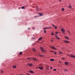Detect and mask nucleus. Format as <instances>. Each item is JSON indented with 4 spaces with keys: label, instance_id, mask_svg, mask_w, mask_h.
I'll list each match as a JSON object with an SVG mask.
<instances>
[{
    "label": "nucleus",
    "instance_id": "nucleus-28",
    "mask_svg": "<svg viewBox=\"0 0 75 75\" xmlns=\"http://www.w3.org/2000/svg\"><path fill=\"white\" fill-rule=\"evenodd\" d=\"M44 32L45 33H46V30H44Z\"/></svg>",
    "mask_w": 75,
    "mask_h": 75
},
{
    "label": "nucleus",
    "instance_id": "nucleus-10",
    "mask_svg": "<svg viewBox=\"0 0 75 75\" xmlns=\"http://www.w3.org/2000/svg\"><path fill=\"white\" fill-rule=\"evenodd\" d=\"M32 59H33V60H34V61H37V59L35 58H33Z\"/></svg>",
    "mask_w": 75,
    "mask_h": 75
},
{
    "label": "nucleus",
    "instance_id": "nucleus-39",
    "mask_svg": "<svg viewBox=\"0 0 75 75\" xmlns=\"http://www.w3.org/2000/svg\"><path fill=\"white\" fill-rule=\"evenodd\" d=\"M59 63H60V64H61V62H59Z\"/></svg>",
    "mask_w": 75,
    "mask_h": 75
},
{
    "label": "nucleus",
    "instance_id": "nucleus-30",
    "mask_svg": "<svg viewBox=\"0 0 75 75\" xmlns=\"http://www.w3.org/2000/svg\"><path fill=\"white\" fill-rule=\"evenodd\" d=\"M51 35H54V34L53 33H52L51 34Z\"/></svg>",
    "mask_w": 75,
    "mask_h": 75
},
{
    "label": "nucleus",
    "instance_id": "nucleus-7",
    "mask_svg": "<svg viewBox=\"0 0 75 75\" xmlns=\"http://www.w3.org/2000/svg\"><path fill=\"white\" fill-rule=\"evenodd\" d=\"M48 28H51V27H46L43 28L44 30H45L46 29H48Z\"/></svg>",
    "mask_w": 75,
    "mask_h": 75
},
{
    "label": "nucleus",
    "instance_id": "nucleus-6",
    "mask_svg": "<svg viewBox=\"0 0 75 75\" xmlns=\"http://www.w3.org/2000/svg\"><path fill=\"white\" fill-rule=\"evenodd\" d=\"M52 48V49H53V50H57V49L56 48L54 47V46H52L51 47Z\"/></svg>",
    "mask_w": 75,
    "mask_h": 75
},
{
    "label": "nucleus",
    "instance_id": "nucleus-21",
    "mask_svg": "<svg viewBox=\"0 0 75 75\" xmlns=\"http://www.w3.org/2000/svg\"><path fill=\"white\" fill-rule=\"evenodd\" d=\"M39 56L41 57H44V55H40Z\"/></svg>",
    "mask_w": 75,
    "mask_h": 75
},
{
    "label": "nucleus",
    "instance_id": "nucleus-47",
    "mask_svg": "<svg viewBox=\"0 0 75 75\" xmlns=\"http://www.w3.org/2000/svg\"><path fill=\"white\" fill-rule=\"evenodd\" d=\"M69 33H70V32H69Z\"/></svg>",
    "mask_w": 75,
    "mask_h": 75
},
{
    "label": "nucleus",
    "instance_id": "nucleus-26",
    "mask_svg": "<svg viewBox=\"0 0 75 75\" xmlns=\"http://www.w3.org/2000/svg\"><path fill=\"white\" fill-rule=\"evenodd\" d=\"M54 54H57V52H54Z\"/></svg>",
    "mask_w": 75,
    "mask_h": 75
},
{
    "label": "nucleus",
    "instance_id": "nucleus-16",
    "mask_svg": "<svg viewBox=\"0 0 75 75\" xmlns=\"http://www.w3.org/2000/svg\"><path fill=\"white\" fill-rule=\"evenodd\" d=\"M59 53L60 54H62V52H61V51H59Z\"/></svg>",
    "mask_w": 75,
    "mask_h": 75
},
{
    "label": "nucleus",
    "instance_id": "nucleus-25",
    "mask_svg": "<svg viewBox=\"0 0 75 75\" xmlns=\"http://www.w3.org/2000/svg\"><path fill=\"white\" fill-rule=\"evenodd\" d=\"M22 9H24V7L23 6L22 7Z\"/></svg>",
    "mask_w": 75,
    "mask_h": 75
},
{
    "label": "nucleus",
    "instance_id": "nucleus-14",
    "mask_svg": "<svg viewBox=\"0 0 75 75\" xmlns=\"http://www.w3.org/2000/svg\"><path fill=\"white\" fill-rule=\"evenodd\" d=\"M17 67L15 65L13 66V68H16Z\"/></svg>",
    "mask_w": 75,
    "mask_h": 75
},
{
    "label": "nucleus",
    "instance_id": "nucleus-20",
    "mask_svg": "<svg viewBox=\"0 0 75 75\" xmlns=\"http://www.w3.org/2000/svg\"><path fill=\"white\" fill-rule=\"evenodd\" d=\"M23 54V53L21 52H20L19 53V55H22Z\"/></svg>",
    "mask_w": 75,
    "mask_h": 75
},
{
    "label": "nucleus",
    "instance_id": "nucleus-18",
    "mask_svg": "<svg viewBox=\"0 0 75 75\" xmlns=\"http://www.w3.org/2000/svg\"><path fill=\"white\" fill-rule=\"evenodd\" d=\"M65 38H66V39H67V40H68V39H69V38H68V37L67 36H65Z\"/></svg>",
    "mask_w": 75,
    "mask_h": 75
},
{
    "label": "nucleus",
    "instance_id": "nucleus-34",
    "mask_svg": "<svg viewBox=\"0 0 75 75\" xmlns=\"http://www.w3.org/2000/svg\"><path fill=\"white\" fill-rule=\"evenodd\" d=\"M30 58H29V57L28 58V59L30 60Z\"/></svg>",
    "mask_w": 75,
    "mask_h": 75
},
{
    "label": "nucleus",
    "instance_id": "nucleus-46",
    "mask_svg": "<svg viewBox=\"0 0 75 75\" xmlns=\"http://www.w3.org/2000/svg\"><path fill=\"white\" fill-rule=\"evenodd\" d=\"M59 0V1H61V0Z\"/></svg>",
    "mask_w": 75,
    "mask_h": 75
},
{
    "label": "nucleus",
    "instance_id": "nucleus-17",
    "mask_svg": "<svg viewBox=\"0 0 75 75\" xmlns=\"http://www.w3.org/2000/svg\"><path fill=\"white\" fill-rule=\"evenodd\" d=\"M39 14L40 16H42V15H43V14H42V13H39Z\"/></svg>",
    "mask_w": 75,
    "mask_h": 75
},
{
    "label": "nucleus",
    "instance_id": "nucleus-15",
    "mask_svg": "<svg viewBox=\"0 0 75 75\" xmlns=\"http://www.w3.org/2000/svg\"><path fill=\"white\" fill-rule=\"evenodd\" d=\"M50 61H54V59H50Z\"/></svg>",
    "mask_w": 75,
    "mask_h": 75
},
{
    "label": "nucleus",
    "instance_id": "nucleus-11",
    "mask_svg": "<svg viewBox=\"0 0 75 75\" xmlns=\"http://www.w3.org/2000/svg\"><path fill=\"white\" fill-rule=\"evenodd\" d=\"M42 37H40V38H39V39H38V40H39V41H41V39H42Z\"/></svg>",
    "mask_w": 75,
    "mask_h": 75
},
{
    "label": "nucleus",
    "instance_id": "nucleus-23",
    "mask_svg": "<svg viewBox=\"0 0 75 75\" xmlns=\"http://www.w3.org/2000/svg\"><path fill=\"white\" fill-rule=\"evenodd\" d=\"M52 26H54V27H57V26H54V25H52Z\"/></svg>",
    "mask_w": 75,
    "mask_h": 75
},
{
    "label": "nucleus",
    "instance_id": "nucleus-44",
    "mask_svg": "<svg viewBox=\"0 0 75 75\" xmlns=\"http://www.w3.org/2000/svg\"><path fill=\"white\" fill-rule=\"evenodd\" d=\"M33 29L34 30V28H33Z\"/></svg>",
    "mask_w": 75,
    "mask_h": 75
},
{
    "label": "nucleus",
    "instance_id": "nucleus-19",
    "mask_svg": "<svg viewBox=\"0 0 75 75\" xmlns=\"http://www.w3.org/2000/svg\"><path fill=\"white\" fill-rule=\"evenodd\" d=\"M33 51L34 52H35L36 51V50L34 49H33Z\"/></svg>",
    "mask_w": 75,
    "mask_h": 75
},
{
    "label": "nucleus",
    "instance_id": "nucleus-24",
    "mask_svg": "<svg viewBox=\"0 0 75 75\" xmlns=\"http://www.w3.org/2000/svg\"><path fill=\"white\" fill-rule=\"evenodd\" d=\"M64 71H66V72L68 71V70L65 69H64Z\"/></svg>",
    "mask_w": 75,
    "mask_h": 75
},
{
    "label": "nucleus",
    "instance_id": "nucleus-29",
    "mask_svg": "<svg viewBox=\"0 0 75 75\" xmlns=\"http://www.w3.org/2000/svg\"><path fill=\"white\" fill-rule=\"evenodd\" d=\"M71 7V6H69V8H70Z\"/></svg>",
    "mask_w": 75,
    "mask_h": 75
},
{
    "label": "nucleus",
    "instance_id": "nucleus-12",
    "mask_svg": "<svg viewBox=\"0 0 75 75\" xmlns=\"http://www.w3.org/2000/svg\"><path fill=\"white\" fill-rule=\"evenodd\" d=\"M64 42H66V43H69V42H68V41H67V40H64Z\"/></svg>",
    "mask_w": 75,
    "mask_h": 75
},
{
    "label": "nucleus",
    "instance_id": "nucleus-2",
    "mask_svg": "<svg viewBox=\"0 0 75 75\" xmlns=\"http://www.w3.org/2000/svg\"><path fill=\"white\" fill-rule=\"evenodd\" d=\"M61 30L63 34H65V30L63 28L61 29Z\"/></svg>",
    "mask_w": 75,
    "mask_h": 75
},
{
    "label": "nucleus",
    "instance_id": "nucleus-36",
    "mask_svg": "<svg viewBox=\"0 0 75 75\" xmlns=\"http://www.w3.org/2000/svg\"><path fill=\"white\" fill-rule=\"evenodd\" d=\"M57 27H55V29H57Z\"/></svg>",
    "mask_w": 75,
    "mask_h": 75
},
{
    "label": "nucleus",
    "instance_id": "nucleus-43",
    "mask_svg": "<svg viewBox=\"0 0 75 75\" xmlns=\"http://www.w3.org/2000/svg\"><path fill=\"white\" fill-rule=\"evenodd\" d=\"M28 30H30V28H28Z\"/></svg>",
    "mask_w": 75,
    "mask_h": 75
},
{
    "label": "nucleus",
    "instance_id": "nucleus-31",
    "mask_svg": "<svg viewBox=\"0 0 75 75\" xmlns=\"http://www.w3.org/2000/svg\"><path fill=\"white\" fill-rule=\"evenodd\" d=\"M50 69H52V67H50Z\"/></svg>",
    "mask_w": 75,
    "mask_h": 75
},
{
    "label": "nucleus",
    "instance_id": "nucleus-13",
    "mask_svg": "<svg viewBox=\"0 0 75 75\" xmlns=\"http://www.w3.org/2000/svg\"><path fill=\"white\" fill-rule=\"evenodd\" d=\"M28 65H29V66H30V67H33V65H31V64H28Z\"/></svg>",
    "mask_w": 75,
    "mask_h": 75
},
{
    "label": "nucleus",
    "instance_id": "nucleus-33",
    "mask_svg": "<svg viewBox=\"0 0 75 75\" xmlns=\"http://www.w3.org/2000/svg\"><path fill=\"white\" fill-rule=\"evenodd\" d=\"M4 72V71H1V73H3Z\"/></svg>",
    "mask_w": 75,
    "mask_h": 75
},
{
    "label": "nucleus",
    "instance_id": "nucleus-8",
    "mask_svg": "<svg viewBox=\"0 0 75 75\" xmlns=\"http://www.w3.org/2000/svg\"><path fill=\"white\" fill-rule=\"evenodd\" d=\"M55 37H56V38H57V39L58 40H60V39L59 38V37L57 36L56 35H55Z\"/></svg>",
    "mask_w": 75,
    "mask_h": 75
},
{
    "label": "nucleus",
    "instance_id": "nucleus-22",
    "mask_svg": "<svg viewBox=\"0 0 75 75\" xmlns=\"http://www.w3.org/2000/svg\"><path fill=\"white\" fill-rule=\"evenodd\" d=\"M36 8L37 9V11H39V10H38V7H37V8Z\"/></svg>",
    "mask_w": 75,
    "mask_h": 75
},
{
    "label": "nucleus",
    "instance_id": "nucleus-3",
    "mask_svg": "<svg viewBox=\"0 0 75 75\" xmlns=\"http://www.w3.org/2000/svg\"><path fill=\"white\" fill-rule=\"evenodd\" d=\"M29 72H30V74H34V72L32 70H30L29 71Z\"/></svg>",
    "mask_w": 75,
    "mask_h": 75
},
{
    "label": "nucleus",
    "instance_id": "nucleus-38",
    "mask_svg": "<svg viewBox=\"0 0 75 75\" xmlns=\"http://www.w3.org/2000/svg\"><path fill=\"white\" fill-rule=\"evenodd\" d=\"M50 52H54V51H51Z\"/></svg>",
    "mask_w": 75,
    "mask_h": 75
},
{
    "label": "nucleus",
    "instance_id": "nucleus-35",
    "mask_svg": "<svg viewBox=\"0 0 75 75\" xmlns=\"http://www.w3.org/2000/svg\"><path fill=\"white\" fill-rule=\"evenodd\" d=\"M65 59V58H62V59Z\"/></svg>",
    "mask_w": 75,
    "mask_h": 75
},
{
    "label": "nucleus",
    "instance_id": "nucleus-37",
    "mask_svg": "<svg viewBox=\"0 0 75 75\" xmlns=\"http://www.w3.org/2000/svg\"><path fill=\"white\" fill-rule=\"evenodd\" d=\"M58 34V32H56V34Z\"/></svg>",
    "mask_w": 75,
    "mask_h": 75
},
{
    "label": "nucleus",
    "instance_id": "nucleus-45",
    "mask_svg": "<svg viewBox=\"0 0 75 75\" xmlns=\"http://www.w3.org/2000/svg\"><path fill=\"white\" fill-rule=\"evenodd\" d=\"M20 75H23V74H21Z\"/></svg>",
    "mask_w": 75,
    "mask_h": 75
},
{
    "label": "nucleus",
    "instance_id": "nucleus-32",
    "mask_svg": "<svg viewBox=\"0 0 75 75\" xmlns=\"http://www.w3.org/2000/svg\"><path fill=\"white\" fill-rule=\"evenodd\" d=\"M54 71H56V69H54Z\"/></svg>",
    "mask_w": 75,
    "mask_h": 75
},
{
    "label": "nucleus",
    "instance_id": "nucleus-42",
    "mask_svg": "<svg viewBox=\"0 0 75 75\" xmlns=\"http://www.w3.org/2000/svg\"><path fill=\"white\" fill-rule=\"evenodd\" d=\"M27 75H30L29 74H28Z\"/></svg>",
    "mask_w": 75,
    "mask_h": 75
},
{
    "label": "nucleus",
    "instance_id": "nucleus-9",
    "mask_svg": "<svg viewBox=\"0 0 75 75\" xmlns=\"http://www.w3.org/2000/svg\"><path fill=\"white\" fill-rule=\"evenodd\" d=\"M70 56L72 57V58H75V55H71Z\"/></svg>",
    "mask_w": 75,
    "mask_h": 75
},
{
    "label": "nucleus",
    "instance_id": "nucleus-40",
    "mask_svg": "<svg viewBox=\"0 0 75 75\" xmlns=\"http://www.w3.org/2000/svg\"><path fill=\"white\" fill-rule=\"evenodd\" d=\"M51 42H52V41H53V40H51Z\"/></svg>",
    "mask_w": 75,
    "mask_h": 75
},
{
    "label": "nucleus",
    "instance_id": "nucleus-27",
    "mask_svg": "<svg viewBox=\"0 0 75 75\" xmlns=\"http://www.w3.org/2000/svg\"><path fill=\"white\" fill-rule=\"evenodd\" d=\"M62 10L63 11H64V8H62Z\"/></svg>",
    "mask_w": 75,
    "mask_h": 75
},
{
    "label": "nucleus",
    "instance_id": "nucleus-4",
    "mask_svg": "<svg viewBox=\"0 0 75 75\" xmlns=\"http://www.w3.org/2000/svg\"><path fill=\"white\" fill-rule=\"evenodd\" d=\"M38 68L40 69V70H42V69H44V68H43V67H38Z\"/></svg>",
    "mask_w": 75,
    "mask_h": 75
},
{
    "label": "nucleus",
    "instance_id": "nucleus-1",
    "mask_svg": "<svg viewBox=\"0 0 75 75\" xmlns=\"http://www.w3.org/2000/svg\"><path fill=\"white\" fill-rule=\"evenodd\" d=\"M40 48L42 52V53H44V52H47L46 50H44V48L43 47H40Z\"/></svg>",
    "mask_w": 75,
    "mask_h": 75
},
{
    "label": "nucleus",
    "instance_id": "nucleus-5",
    "mask_svg": "<svg viewBox=\"0 0 75 75\" xmlns=\"http://www.w3.org/2000/svg\"><path fill=\"white\" fill-rule=\"evenodd\" d=\"M65 64L66 65H68V64H69V63H68V62H64Z\"/></svg>",
    "mask_w": 75,
    "mask_h": 75
},
{
    "label": "nucleus",
    "instance_id": "nucleus-41",
    "mask_svg": "<svg viewBox=\"0 0 75 75\" xmlns=\"http://www.w3.org/2000/svg\"><path fill=\"white\" fill-rule=\"evenodd\" d=\"M38 17V16H35V17Z\"/></svg>",
    "mask_w": 75,
    "mask_h": 75
}]
</instances>
